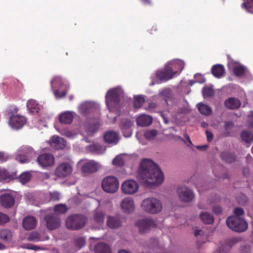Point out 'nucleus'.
Masks as SVG:
<instances>
[{"label": "nucleus", "mask_w": 253, "mask_h": 253, "mask_svg": "<svg viewBox=\"0 0 253 253\" xmlns=\"http://www.w3.org/2000/svg\"><path fill=\"white\" fill-rule=\"evenodd\" d=\"M51 199L52 200L56 201L58 200L60 197V194L57 192H54L51 193L50 195Z\"/></svg>", "instance_id": "obj_55"}, {"label": "nucleus", "mask_w": 253, "mask_h": 253, "mask_svg": "<svg viewBox=\"0 0 253 253\" xmlns=\"http://www.w3.org/2000/svg\"><path fill=\"white\" fill-rule=\"evenodd\" d=\"M202 91L204 97L211 96L213 94L212 89L210 87H203Z\"/></svg>", "instance_id": "obj_50"}, {"label": "nucleus", "mask_w": 253, "mask_h": 253, "mask_svg": "<svg viewBox=\"0 0 253 253\" xmlns=\"http://www.w3.org/2000/svg\"><path fill=\"white\" fill-rule=\"evenodd\" d=\"M84 173L90 174L97 171L99 164L94 160H81L79 162Z\"/></svg>", "instance_id": "obj_10"}, {"label": "nucleus", "mask_w": 253, "mask_h": 253, "mask_svg": "<svg viewBox=\"0 0 253 253\" xmlns=\"http://www.w3.org/2000/svg\"><path fill=\"white\" fill-rule=\"evenodd\" d=\"M158 134V132L155 129H150L146 131L144 133V136L148 140L154 139Z\"/></svg>", "instance_id": "obj_46"}, {"label": "nucleus", "mask_w": 253, "mask_h": 253, "mask_svg": "<svg viewBox=\"0 0 253 253\" xmlns=\"http://www.w3.org/2000/svg\"><path fill=\"white\" fill-rule=\"evenodd\" d=\"M105 142L112 145H116L119 141V135L114 131H108L104 135Z\"/></svg>", "instance_id": "obj_26"}, {"label": "nucleus", "mask_w": 253, "mask_h": 253, "mask_svg": "<svg viewBox=\"0 0 253 253\" xmlns=\"http://www.w3.org/2000/svg\"><path fill=\"white\" fill-rule=\"evenodd\" d=\"M25 248L28 249H30V250H32L36 251H40V250H42L45 249V248H44V247L39 246H37V245H33V244L27 245V246L25 247Z\"/></svg>", "instance_id": "obj_53"}, {"label": "nucleus", "mask_w": 253, "mask_h": 253, "mask_svg": "<svg viewBox=\"0 0 253 253\" xmlns=\"http://www.w3.org/2000/svg\"><path fill=\"white\" fill-rule=\"evenodd\" d=\"M206 134H207V139L209 141H211L212 139H213V134L212 133L208 131V130H207L206 131Z\"/></svg>", "instance_id": "obj_61"}, {"label": "nucleus", "mask_w": 253, "mask_h": 253, "mask_svg": "<svg viewBox=\"0 0 253 253\" xmlns=\"http://www.w3.org/2000/svg\"><path fill=\"white\" fill-rule=\"evenodd\" d=\"M31 178V175L29 172H24L19 175L18 179L21 183L25 184L30 181Z\"/></svg>", "instance_id": "obj_44"}, {"label": "nucleus", "mask_w": 253, "mask_h": 253, "mask_svg": "<svg viewBox=\"0 0 253 253\" xmlns=\"http://www.w3.org/2000/svg\"><path fill=\"white\" fill-rule=\"evenodd\" d=\"M92 106V104L89 102H85L81 104L79 107V112L82 114H85L89 111Z\"/></svg>", "instance_id": "obj_41"}, {"label": "nucleus", "mask_w": 253, "mask_h": 253, "mask_svg": "<svg viewBox=\"0 0 253 253\" xmlns=\"http://www.w3.org/2000/svg\"><path fill=\"white\" fill-rule=\"evenodd\" d=\"M123 91L121 87H118L109 90L106 95V103L110 108L114 106L123 96Z\"/></svg>", "instance_id": "obj_7"}, {"label": "nucleus", "mask_w": 253, "mask_h": 253, "mask_svg": "<svg viewBox=\"0 0 253 253\" xmlns=\"http://www.w3.org/2000/svg\"><path fill=\"white\" fill-rule=\"evenodd\" d=\"M67 211V208L65 205L59 204L55 206L54 212L52 213H55L56 215H58L59 214L64 213Z\"/></svg>", "instance_id": "obj_42"}, {"label": "nucleus", "mask_w": 253, "mask_h": 253, "mask_svg": "<svg viewBox=\"0 0 253 253\" xmlns=\"http://www.w3.org/2000/svg\"><path fill=\"white\" fill-rule=\"evenodd\" d=\"M218 253H228V250L227 247L222 246L220 248Z\"/></svg>", "instance_id": "obj_62"}, {"label": "nucleus", "mask_w": 253, "mask_h": 253, "mask_svg": "<svg viewBox=\"0 0 253 253\" xmlns=\"http://www.w3.org/2000/svg\"><path fill=\"white\" fill-rule=\"evenodd\" d=\"M11 177V175L5 169H0V181H7Z\"/></svg>", "instance_id": "obj_48"}, {"label": "nucleus", "mask_w": 253, "mask_h": 253, "mask_svg": "<svg viewBox=\"0 0 253 253\" xmlns=\"http://www.w3.org/2000/svg\"><path fill=\"white\" fill-rule=\"evenodd\" d=\"M26 118L20 115H12L9 120V125L13 129L21 128L26 123Z\"/></svg>", "instance_id": "obj_18"}, {"label": "nucleus", "mask_w": 253, "mask_h": 253, "mask_svg": "<svg viewBox=\"0 0 253 253\" xmlns=\"http://www.w3.org/2000/svg\"><path fill=\"white\" fill-rule=\"evenodd\" d=\"M85 222L84 217L81 215H73L67 217L66 225L67 228L77 230L82 228Z\"/></svg>", "instance_id": "obj_8"}, {"label": "nucleus", "mask_w": 253, "mask_h": 253, "mask_svg": "<svg viewBox=\"0 0 253 253\" xmlns=\"http://www.w3.org/2000/svg\"><path fill=\"white\" fill-rule=\"evenodd\" d=\"M141 233H145L157 226L156 222L151 218H145L137 221L135 223Z\"/></svg>", "instance_id": "obj_14"}, {"label": "nucleus", "mask_w": 253, "mask_h": 253, "mask_svg": "<svg viewBox=\"0 0 253 253\" xmlns=\"http://www.w3.org/2000/svg\"><path fill=\"white\" fill-rule=\"evenodd\" d=\"M88 152L94 154H102L106 151V148L103 145L98 143H94L86 147Z\"/></svg>", "instance_id": "obj_28"}, {"label": "nucleus", "mask_w": 253, "mask_h": 253, "mask_svg": "<svg viewBox=\"0 0 253 253\" xmlns=\"http://www.w3.org/2000/svg\"><path fill=\"white\" fill-rule=\"evenodd\" d=\"M17 110H18V109L15 106H11L7 109V112L8 114L9 115H10V114L12 113L13 112H17Z\"/></svg>", "instance_id": "obj_59"}, {"label": "nucleus", "mask_w": 253, "mask_h": 253, "mask_svg": "<svg viewBox=\"0 0 253 253\" xmlns=\"http://www.w3.org/2000/svg\"><path fill=\"white\" fill-rule=\"evenodd\" d=\"M200 218L202 222L206 224H211L213 222L214 218L212 215L206 212H201Z\"/></svg>", "instance_id": "obj_35"}, {"label": "nucleus", "mask_w": 253, "mask_h": 253, "mask_svg": "<svg viewBox=\"0 0 253 253\" xmlns=\"http://www.w3.org/2000/svg\"><path fill=\"white\" fill-rule=\"evenodd\" d=\"M105 213L104 212L96 211L94 213L93 221L97 224L98 226H101L104 223Z\"/></svg>", "instance_id": "obj_34"}, {"label": "nucleus", "mask_w": 253, "mask_h": 253, "mask_svg": "<svg viewBox=\"0 0 253 253\" xmlns=\"http://www.w3.org/2000/svg\"><path fill=\"white\" fill-rule=\"evenodd\" d=\"M37 161L40 166L45 169L53 166L55 159L51 154L44 153L38 157Z\"/></svg>", "instance_id": "obj_15"}, {"label": "nucleus", "mask_w": 253, "mask_h": 253, "mask_svg": "<svg viewBox=\"0 0 253 253\" xmlns=\"http://www.w3.org/2000/svg\"><path fill=\"white\" fill-rule=\"evenodd\" d=\"M170 94V90L169 89H165L163 91H162L160 95L162 97H163L164 99L166 100V101H167L166 96L169 95Z\"/></svg>", "instance_id": "obj_57"}, {"label": "nucleus", "mask_w": 253, "mask_h": 253, "mask_svg": "<svg viewBox=\"0 0 253 253\" xmlns=\"http://www.w3.org/2000/svg\"><path fill=\"white\" fill-rule=\"evenodd\" d=\"M220 157L223 161L229 163L234 162L236 160L235 155L228 152H222Z\"/></svg>", "instance_id": "obj_39"}, {"label": "nucleus", "mask_w": 253, "mask_h": 253, "mask_svg": "<svg viewBox=\"0 0 253 253\" xmlns=\"http://www.w3.org/2000/svg\"><path fill=\"white\" fill-rule=\"evenodd\" d=\"M0 199L1 205L6 208L12 207L15 203L14 197L10 194H3Z\"/></svg>", "instance_id": "obj_27"}, {"label": "nucleus", "mask_w": 253, "mask_h": 253, "mask_svg": "<svg viewBox=\"0 0 253 253\" xmlns=\"http://www.w3.org/2000/svg\"><path fill=\"white\" fill-rule=\"evenodd\" d=\"M171 69L169 67L168 65H166L163 70H159L156 73V79L155 82H152L150 85H152L155 84H159L161 82L167 81L173 77V73L170 71Z\"/></svg>", "instance_id": "obj_13"}, {"label": "nucleus", "mask_w": 253, "mask_h": 253, "mask_svg": "<svg viewBox=\"0 0 253 253\" xmlns=\"http://www.w3.org/2000/svg\"><path fill=\"white\" fill-rule=\"evenodd\" d=\"M44 220L47 228L50 230H55L61 226V220L59 215L55 213H48L45 215Z\"/></svg>", "instance_id": "obj_12"}, {"label": "nucleus", "mask_w": 253, "mask_h": 253, "mask_svg": "<svg viewBox=\"0 0 253 253\" xmlns=\"http://www.w3.org/2000/svg\"><path fill=\"white\" fill-rule=\"evenodd\" d=\"M151 116L145 114H142L138 116L136 119L137 125L140 126H147L152 123Z\"/></svg>", "instance_id": "obj_29"}, {"label": "nucleus", "mask_w": 253, "mask_h": 253, "mask_svg": "<svg viewBox=\"0 0 253 253\" xmlns=\"http://www.w3.org/2000/svg\"><path fill=\"white\" fill-rule=\"evenodd\" d=\"M35 154V151L31 147L23 145L17 150L15 159L21 163H26L29 162Z\"/></svg>", "instance_id": "obj_5"}, {"label": "nucleus", "mask_w": 253, "mask_h": 253, "mask_svg": "<svg viewBox=\"0 0 253 253\" xmlns=\"http://www.w3.org/2000/svg\"><path fill=\"white\" fill-rule=\"evenodd\" d=\"M9 220V218L6 214L0 212V225L6 223Z\"/></svg>", "instance_id": "obj_54"}, {"label": "nucleus", "mask_w": 253, "mask_h": 253, "mask_svg": "<svg viewBox=\"0 0 253 253\" xmlns=\"http://www.w3.org/2000/svg\"><path fill=\"white\" fill-rule=\"evenodd\" d=\"M137 177L142 183L151 185L161 184L164 180L160 168L150 159H144L141 162Z\"/></svg>", "instance_id": "obj_1"}, {"label": "nucleus", "mask_w": 253, "mask_h": 253, "mask_svg": "<svg viewBox=\"0 0 253 253\" xmlns=\"http://www.w3.org/2000/svg\"><path fill=\"white\" fill-rule=\"evenodd\" d=\"M226 224L231 230L238 232H244L248 228L247 222L237 216L228 217L226 219Z\"/></svg>", "instance_id": "obj_4"}, {"label": "nucleus", "mask_w": 253, "mask_h": 253, "mask_svg": "<svg viewBox=\"0 0 253 253\" xmlns=\"http://www.w3.org/2000/svg\"><path fill=\"white\" fill-rule=\"evenodd\" d=\"M113 164L117 166H121L123 165L124 164V160L122 157L120 155L117 156L114 159Z\"/></svg>", "instance_id": "obj_51"}, {"label": "nucleus", "mask_w": 253, "mask_h": 253, "mask_svg": "<svg viewBox=\"0 0 253 253\" xmlns=\"http://www.w3.org/2000/svg\"><path fill=\"white\" fill-rule=\"evenodd\" d=\"M141 208L144 211L156 214L160 213L163 209L162 202L154 197L144 199L141 202Z\"/></svg>", "instance_id": "obj_2"}, {"label": "nucleus", "mask_w": 253, "mask_h": 253, "mask_svg": "<svg viewBox=\"0 0 253 253\" xmlns=\"http://www.w3.org/2000/svg\"><path fill=\"white\" fill-rule=\"evenodd\" d=\"M213 211L215 214H219L222 211V209L219 206H215L213 208Z\"/></svg>", "instance_id": "obj_60"}, {"label": "nucleus", "mask_w": 253, "mask_h": 253, "mask_svg": "<svg viewBox=\"0 0 253 253\" xmlns=\"http://www.w3.org/2000/svg\"><path fill=\"white\" fill-rule=\"evenodd\" d=\"M101 187L102 189L106 193H115L119 189V180L114 176H106L102 181Z\"/></svg>", "instance_id": "obj_6"}, {"label": "nucleus", "mask_w": 253, "mask_h": 253, "mask_svg": "<svg viewBox=\"0 0 253 253\" xmlns=\"http://www.w3.org/2000/svg\"><path fill=\"white\" fill-rule=\"evenodd\" d=\"M100 125L98 121L89 120L85 124V131L87 135H92L98 129Z\"/></svg>", "instance_id": "obj_24"}, {"label": "nucleus", "mask_w": 253, "mask_h": 253, "mask_svg": "<svg viewBox=\"0 0 253 253\" xmlns=\"http://www.w3.org/2000/svg\"><path fill=\"white\" fill-rule=\"evenodd\" d=\"M106 225L110 228H118L122 225V221L118 216L109 215L107 217Z\"/></svg>", "instance_id": "obj_23"}, {"label": "nucleus", "mask_w": 253, "mask_h": 253, "mask_svg": "<svg viewBox=\"0 0 253 253\" xmlns=\"http://www.w3.org/2000/svg\"><path fill=\"white\" fill-rule=\"evenodd\" d=\"M170 68V71L173 73V77L178 75L183 69L184 63L180 60L174 59L171 60L166 64Z\"/></svg>", "instance_id": "obj_19"}, {"label": "nucleus", "mask_w": 253, "mask_h": 253, "mask_svg": "<svg viewBox=\"0 0 253 253\" xmlns=\"http://www.w3.org/2000/svg\"><path fill=\"white\" fill-rule=\"evenodd\" d=\"M133 124V121L124 119L122 120L120 127L125 137H129L132 135L131 126Z\"/></svg>", "instance_id": "obj_20"}, {"label": "nucleus", "mask_w": 253, "mask_h": 253, "mask_svg": "<svg viewBox=\"0 0 253 253\" xmlns=\"http://www.w3.org/2000/svg\"><path fill=\"white\" fill-rule=\"evenodd\" d=\"M213 75L217 78H220L223 76L224 73V68L223 65L217 64L213 66L211 69Z\"/></svg>", "instance_id": "obj_33"}, {"label": "nucleus", "mask_w": 253, "mask_h": 253, "mask_svg": "<svg viewBox=\"0 0 253 253\" xmlns=\"http://www.w3.org/2000/svg\"><path fill=\"white\" fill-rule=\"evenodd\" d=\"M51 147L55 149H63L66 144L65 140L59 136H53L49 141Z\"/></svg>", "instance_id": "obj_22"}, {"label": "nucleus", "mask_w": 253, "mask_h": 253, "mask_svg": "<svg viewBox=\"0 0 253 253\" xmlns=\"http://www.w3.org/2000/svg\"><path fill=\"white\" fill-rule=\"evenodd\" d=\"M58 131L60 132L62 134L70 138H73L76 135L75 133H73V132L69 130H62L61 131H60L58 130Z\"/></svg>", "instance_id": "obj_52"}, {"label": "nucleus", "mask_w": 253, "mask_h": 253, "mask_svg": "<svg viewBox=\"0 0 253 253\" xmlns=\"http://www.w3.org/2000/svg\"><path fill=\"white\" fill-rule=\"evenodd\" d=\"M51 88L57 99L65 96L69 88L67 83L59 77H55L50 82Z\"/></svg>", "instance_id": "obj_3"}, {"label": "nucleus", "mask_w": 253, "mask_h": 253, "mask_svg": "<svg viewBox=\"0 0 253 253\" xmlns=\"http://www.w3.org/2000/svg\"><path fill=\"white\" fill-rule=\"evenodd\" d=\"M145 102V99L141 95H138L134 97L133 102L134 107L135 108H140Z\"/></svg>", "instance_id": "obj_43"}, {"label": "nucleus", "mask_w": 253, "mask_h": 253, "mask_svg": "<svg viewBox=\"0 0 253 253\" xmlns=\"http://www.w3.org/2000/svg\"><path fill=\"white\" fill-rule=\"evenodd\" d=\"M12 235L11 232L8 229H2L0 231V238L3 241L9 242L11 240Z\"/></svg>", "instance_id": "obj_37"}, {"label": "nucleus", "mask_w": 253, "mask_h": 253, "mask_svg": "<svg viewBox=\"0 0 253 253\" xmlns=\"http://www.w3.org/2000/svg\"><path fill=\"white\" fill-rule=\"evenodd\" d=\"M234 213L236 215H241L244 213V211L242 208H237L235 209Z\"/></svg>", "instance_id": "obj_56"}, {"label": "nucleus", "mask_w": 253, "mask_h": 253, "mask_svg": "<svg viewBox=\"0 0 253 253\" xmlns=\"http://www.w3.org/2000/svg\"><path fill=\"white\" fill-rule=\"evenodd\" d=\"M49 239V237H47L45 239L42 238L40 235L37 232H31L27 237V240L30 241L39 242Z\"/></svg>", "instance_id": "obj_38"}, {"label": "nucleus", "mask_w": 253, "mask_h": 253, "mask_svg": "<svg viewBox=\"0 0 253 253\" xmlns=\"http://www.w3.org/2000/svg\"><path fill=\"white\" fill-rule=\"evenodd\" d=\"M177 195L179 200L182 202L188 203L194 198L193 191L185 186L178 187L177 189Z\"/></svg>", "instance_id": "obj_11"}, {"label": "nucleus", "mask_w": 253, "mask_h": 253, "mask_svg": "<svg viewBox=\"0 0 253 253\" xmlns=\"http://www.w3.org/2000/svg\"><path fill=\"white\" fill-rule=\"evenodd\" d=\"M228 65L236 76L241 77L245 73L246 68L238 62L231 61L228 63Z\"/></svg>", "instance_id": "obj_21"}, {"label": "nucleus", "mask_w": 253, "mask_h": 253, "mask_svg": "<svg viewBox=\"0 0 253 253\" xmlns=\"http://www.w3.org/2000/svg\"><path fill=\"white\" fill-rule=\"evenodd\" d=\"M224 104L226 107L229 109H235L240 106L241 102L238 99L231 97L225 101Z\"/></svg>", "instance_id": "obj_31"}, {"label": "nucleus", "mask_w": 253, "mask_h": 253, "mask_svg": "<svg viewBox=\"0 0 253 253\" xmlns=\"http://www.w3.org/2000/svg\"><path fill=\"white\" fill-rule=\"evenodd\" d=\"M156 107V104L155 103H150L149 105L148 106V109H149V110L150 111H153L154 110V109H155Z\"/></svg>", "instance_id": "obj_63"}, {"label": "nucleus", "mask_w": 253, "mask_h": 253, "mask_svg": "<svg viewBox=\"0 0 253 253\" xmlns=\"http://www.w3.org/2000/svg\"><path fill=\"white\" fill-rule=\"evenodd\" d=\"M74 118V112L65 111L59 115V121L64 124H71Z\"/></svg>", "instance_id": "obj_30"}, {"label": "nucleus", "mask_w": 253, "mask_h": 253, "mask_svg": "<svg viewBox=\"0 0 253 253\" xmlns=\"http://www.w3.org/2000/svg\"><path fill=\"white\" fill-rule=\"evenodd\" d=\"M37 224L36 218L33 216H28L23 220V227L27 230H30L35 228Z\"/></svg>", "instance_id": "obj_25"}, {"label": "nucleus", "mask_w": 253, "mask_h": 253, "mask_svg": "<svg viewBox=\"0 0 253 253\" xmlns=\"http://www.w3.org/2000/svg\"><path fill=\"white\" fill-rule=\"evenodd\" d=\"M242 139L246 142H252L253 141V135L248 131H244L241 133Z\"/></svg>", "instance_id": "obj_45"}, {"label": "nucleus", "mask_w": 253, "mask_h": 253, "mask_svg": "<svg viewBox=\"0 0 253 253\" xmlns=\"http://www.w3.org/2000/svg\"><path fill=\"white\" fill-rule=\"evenodd\" d=\"M28 109L32 112H38L39 107L36 101L33 99L29 100L27 103Z\"/></svg>", "instance_id": "obj_40"}, {"label": "nucleus", "mask_w": 253, "mask_h": 253, "mask_svg": "<svg viewBox=\"0 0 253 253\" xmlns=\"http://www.w3.org/2000/svg\"><path fill=\"white\" fill-rule=\"evenodd\" d=\"M242 7L245 8L248 12L253 13V0H247L242 4Z\"/></svg>", "instance_id": "obj_47"}, {"label": "nucleus", "mask_w": 253, "mask_h": 253, "mask_svg": "<svg viewBox=\"0 0 253 253\" xmlns=\"http://www.w3.org/2000/svg\"><path fill=\"white\" fill-rule=\"evenodd\" d=\"M139 189V183L133 179L126 180L121 185L122 192L127 195H133L138 191Z\"/></svg>", "instance_id": "obj_9"}, {"label": "nucleus", "mask_w": 253, "mask_h": 253, "mask_svg": "<svg viewBox=\"0 0 253 253\" xmlns=\"http://www.w3.org/2000/svg\"><path fill=\"white\" fill-rule=\"evenodd\" d=\"M73 172L72 166L67 163H62L57 167L55 173L58 177L64 178Z\"/></svg>", "instance_id": "obj_16"}, {"label": "nucleus", "mask_w": 253, "mask_h": 253, "mask_svg": "<svg viewBox=\"0 0 253 253\" xmlns=\"http://www.w3.org/2000/svg\"><path fill=\"white\" fill-rule=\"evenodd\" d=\"M95 253H111L109 246L104 243H98L94 247Z\"/></svg>", "instance_id": "obj_32"}, {"label": "nucleus", "mask_w": 253, "mask_h": 253, "mask_svg": "<svg viewBox=\"0 0 253 253\" xmlns=\"http://www.w3.org/2000/svg\"><path fill=\"white\" fill-rule=\"evenodd\" d=\"M234 126V125L232 122H227L225 124V128L227 131H229V130L233 128Z\"/></svg>", "instance_id": "obj_58"}, {"label": "nucleus", "mask_w": 253, "mask_h": 253, "mask_svg": "<svg viewBox=\"0 0 253 253\" xmlns=\"http://www.w3.org/2000/svg\"><path fill=\"white\" fill-rule=\"evenodd\" d=\"M74 243L76 248L79 250L85 245V241L84 237H79L75 240Z\"/></svg>", "instance_id": "obj_49"}, {"label": "nucleus", "mask_w": 253, "mask_h": 253, "mask_svg": "<svg viewBox=\"0 0 253 253\" xmlns=\"http://www.w3.org/2000/svg\"><path fill=\"white\" fill-rule=\"evenodd\" d=\"M7 159V156L5 155L3 152H0V160L1 161H6Z\"/></svg>", "instance_id": "obj_64"}, {"label": "nucleus", "mask_w": 253, "mask_h": 253, "mask_svg": "<svg viewBox=\"0 0 253 253\" xmlns=\"http://www.w3.org/2000/svg\"><path fill=\"white\" fill-rule=\"evenodd\" d=\"M121 209L125 213H131L135 210V205L133 199L131 197L124 198L121 203Z\"/></svg>", "instance_id": "obj_17"}, {"label": "nucleus", "mask_w": 253, "mask_h": 253, "mask_svg": "<svg viewBox=\"0 0 253 253\" xmlns=\"http://www.w3.org/2000/svg\"><path fill=\"white\" fill-rule=\"evenodd\" d=\"M199 112L205 116H209L212 113V110L209 106L202 103H199L197 105Z\"/></svg>", "instance_id": "obj_36"}]
</instances>
